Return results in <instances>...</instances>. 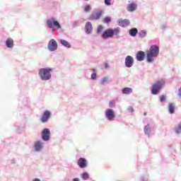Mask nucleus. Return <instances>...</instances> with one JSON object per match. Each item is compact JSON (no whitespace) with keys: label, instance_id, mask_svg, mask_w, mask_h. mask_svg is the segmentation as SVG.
<instances>
[{"label":"nucleus","instance_id":"1","mask_svg":"<svg viewBox=\"0 0 181 181\" xmlns=\"http://www.w3.org/2000/svg\"><path fill=\"white\" fill-rule=\"evenodd\" d=\"M159 54V47L158 45H151L150 49L146 51V58L148 62H153V58L158 57Z\"/></svg>","mask_w":181,"mask_h":181},{"label":"nucleus","instance_id":"2","mask_svg":"<svg viewBox=\"0 0 181 181\" xmlns=\"http://www.w3.org/2000/svg\"><path fill=\"white\" fill-rule=\"evenodd\" d=\"M119 33V28H114V30H112V28H107V30H105V31H104L103 34V37L106 39L109 37H113V35H118Z\"/></svg>","mask_w":181,"mask_h":181},{"label":"nucleus","instance_id":"3","mask_svg":"<svg viewBox=\"0 0 181 181\" xmlns=\"http://www.w3.org/2000/svg\"><path fill=\"white\" fill-rule=\"evenodd\" d=\"M51 69H46L45 68H42L40 69L39 75L42 79V81H48L51 78V74H50Z\"/></svg>","mask_w":181,"mask_h":181},{"label":"nucleus","instance_id":"4","mask_svg":"<svg viewBox=\"0 0 181 181\" xmlns=\"http://www.w3.org/2000/svg\"><path fill=\"white\" fill-rule=\"evenodd\" d=\"M165 85V81L162 80L159 82H157V83H155V85H153L152 89H151V93L153 95H158L159 90H160L161 88Z\"/></svg>","mask_w":181,"mask_h":181},{"label":"nucleus","instance_id":"5","mask_svg":"<svg viewBox=\"0 0 181 181\" xmlns=\"http://www.w3.org/2000/svg\"><path fill=\"white\" fill-rule=\"evenodd\" d=\"M47 24L49 28H53L54 25L57 28H61V24L55 18H49L47 20Z\"/></svg>","mask_w":181,"mask_h":181},{"label":"nucleus","instance_id":"6","mask_svg":"<svg viewBox=\"0 0 181 181\" xmlns=\"http://www.w3.org/2000/svg\"><path fill=\"white\" fill-rule=\"evenodd\" d=\"M102 14H103V10H101L100 8H98L91 14L90 18V20H98V18H100V17H101Z\"/></svg>","mask_w":181,"mask_h":181},{"label":"nucleus","instance_id":"7","mask_svg":"<svg viewBox=\"0 0 181 181\" xmlns=\"http://www.w3.org/2000/svg\"><path fill=\"white\" fill-rule=\"evenodd\" d=\"M57 42L55 40L52 39L49 41L48 49H49V51H55L56 49H57Z\"/></svg>","mask_w":181,"mask_h":181},{"label":"nucleus","instance_id":"8","mask_svg":"<svg viewBox=\"0 0 181 181\" xmlns=\"http://www.w3.org/2000/svg\"><path fill=\"white\" fill-rule=\"evenodd\" d=\"M42 139L44 141H49L50 136V131L48 128H45L42 131Z\"/></svg>","mask_w":181,"mask_h":181},{"label":"nucleus","instance_id":"9","mask_svg":"<svg viewBox=\"0 0 181 181\" xmlns=\"http://www.w3.org/2000/svg\"><path fill=\"white\" fill-rule=\"evenodd\" d=\"M134 64V59L130 55H128L125 59V65L127 68H131Z\"/></svg>","mask_w":181,"mask_h":181},{"label":"nucleus","instance_id":"10","mask_svg":"<svg viewBox=\"0 0 181 181\" xmlns=\"http://www.w3.org/2000/svg\"><path fill=\"white\" fill-rule=\"evenodd\" d=\"M105 114L108 119H113L115 117V114L112 108H108L107 110H106Z\"/></svg>","mask_w":181,"mask_h":181},{"label":"nucleus","instance_id":"11","mask_svg":"<svg viewBox=\"0 0 181 181\" xmlns=\"http://www.w3.org/2000/svg\"><path fill=\"white\" fill-rule=\"evenodd\" d=\"M78 165L80 168H86V166H87V160H86L84 158H80L78 160Z\"/></svg>","mask_w":181,"mask_h":181},{"label":"nucleus","instance_id":"12","mask_svg":"<svg viewBox=\"0 0 181 181\" xmlns=\"http://www.w3.org/2000/svg\"><path fill=\"white\" fill-rule=\"evenodd\" d=\"M146 54L144 52V51H139L136 54V59L137 61H144V58L145 57Z\"/></svg>","mask_w":181,"mask_h":181},{"label":"nucleus","instance_id":"13","mask_svg":"<svg viewBox=\"0 0 181 181\" xmlns=\"http://www.w3.org/2000/svg\"><path fill=\"white\" fill-rule=\"evenodd\" d=\"M50 115H51V112L49 111H45L42 117V122H46L48 118H49Z\"/></svg>","mask_w":181,"mask_h":181},{"label":"nucleus","instance_id":"14","mask_svg":"<svg viewBox=\"0 0 181 181\" xmlns=\"http://www.w3.org/2000/svg\"><path fill=\"white\" fill-rule=\"evenodd\" d=\"M129 24H130V21L128 19L119 20V25L122 27H126L127 25H129Z\"/></svg>","mask_w":181,"mask_h":181},{"label":"nucleus","instance_id":"15","mask_svg":"<svg viewBox=\"0 0 181 181\" xmlns=\"http://www.w3.org/2000/svg\"><path fill=\"white\" fill-rule=\"evenodd\" d=\"M86 31L88 34L93 31V25L90 21H88V23L86 24Z\"/></svg>","mask_w":181,"mask_h":181},{"label":"nucleus","instance_id":"16","mask_svg":"<svg viewBox=\"0 0 181 181\" xmlns=\"http://www.w3.org/2000/svg\"><path fill=\"white\" fill-rule=\"evenodd\" d=\"M6 45L8 48H12L13 47V40L12 38H7Z\"/></svg>","mask_w":181,"mask_h":181},{"label":"nucleus","instance_id":"17","mask_svg":"<svg viewBox=\"0 0 181 181\" xmlns=\"http://www.w3.org/2000/svg\"><path fill=\"white\" fill-rule=\"evenodd\" d=\"M136 7L137 6L135 3H131L128 5L127 10H129V11H134V10H136Z\"/></svg>","mask_w":181,"mask_h":181},{"label":"nucleus","instance_id":"18","mask_svg":"<svg viewBox=\"0 0 181 181\" xmlns=\"http://www.w3.org/2000/svg\"><path fill=\"white\" fill-rule=\"evenodd\" d=\"M60 42L61 44H62V45H64V47H66L67 48L71 47V44L68 42V41H66V40H60Z\"/></svg>","mask_w":181,"mask_h":181},{"label":"nucleus","instance_id":"19","mask_svg":"<svg viewBox=\"0 0 181 181\" xmlns=\"http://www.w3.org/2000/svg\"><path fill=\"white\" fill-rule=\"evenodd\" d=\"M122 93L126 95H129L130 93H132V89H131V88H124Z\"/></svg>","mask_w":181,"mask_h":181},{"label":"nucleus","instance_id":"20","mask_svg":"<svg viewBox=\"0 0 181 181\" xmlns=\"http://www.w3.org/2000/svg\"><path fill=\"white\" fill-rule=\"evenodd\" d=\"M137 33H138V29L137 28H132L129 30L130 35H132L133 37H135V35H136Z\"/></svg>","mask_w":181,"mask_h":181},{"label":"nucleus","instance_id":"21","mask_svg":"<svg viewBox=\"0 0 181 181\" xmlns=\"http://www.w3.org/2000/svg\"><path fill=\"white\" fill-rule=\"evenodd\" d=\"M42 146V145L41 142H36L35 145V151H40Z\"/></svg>","mask_w":181,"mask_h":181},{"label":"nucleus","instance_id":"22","mask_svg":"<svg viewBox=\"0 0 181 181\" xmlns=\"http://www.w3.org/2000/svg\"><path fill=\"white\" fill-rule=\"evenodd\" d=\"M169 112L173 114L175 111V105L173 103H170L168 105Z\"/></svg>","mask_w":181,"mask_h":181},{"label":"nucleus","instance_id":"23","mask_svg":"<svg viewBox=\"0 0 181 181\" xmlns=\"http://www.w3.org/2000/svg\"><path fill=\"white\" fill-rule=\"evenodd\" d=\"M147 35V32L145 30H141L140 31L139 36L143 38L144 37H146Z\"/></svg>","mask_w":181,"mask_h":181},{"label":"nucleus","instance_id":"24","mask_svg":"<svg viewBox=\"0 0 181 181\" xmlns=\"http://www.w3.org/2000/svg\"><path fill=\"white\" fill-rule=\"evenodd\" d=\"M89 177V175L88 173H87V172H85L84 173L82 174V179H83V180H88Z\"/></svg>","mask_w":181,"mask_h":181},{"label":"nucleus","instance_id":"25","mask_svg":"<svg viewBox=\"0 0 181 181\" xmlns=\"http://www.w3.org/2000/svg\"><path fill=\"white\" fill-rule=\"evenodd\" d=\"M144 132L145 134H149V132H151V128L149 125H146V127H144Z\"/></svg>","mask_w":181,"mask_h":181},{"label":"nucleus","instance_id":"26","mask_svg":"<svg viewBox=\"0 0 181 181\" xmlns=\"http://www.w3.org/2000/svg\"><path fill=\"white\" fill-rule=\"evenodd\" d=\"M84 10L85 11H89L90 10H91V6L90 4H86L84 6Z\"/></svg>","mask_w":181,"mask_h":181},{"label":"nucleus","instance_id":"27","mask_svg":"<svg viewBox=\"0 0 181 181\" xmlns=\"http://www.w3.org/2000/svg\"><path fill=\"white\" fill-rule=\"evenodd\" d=\"M104 21L105 23H110V21H111V17H105Z\"/></svg>","mask_w":181,"mask_h":181},{"label":"nucleus","instance_id":"28","mask_svg":"<svg viewBox=\"0 0 181 181\" xmlns=\"http://www.w3.org/2000/svg\"><path fill=\"white\" fill-rule=\"evenodd\" d=\"M176 132L180 134L181 132V123L179 124L178 127L176 129Z\"/></svg>","mask_w":181,"mask_h":181},{"label":"nucleus","instance_id":"29","mask_svg":"<svg viewBox=\"0 0 181 181\" xmlns=\"http://www.w3.org/2000/svg\"><path fill=\"white\" fill-rule=\"evenodd\" d=\"M108 79L107 78H103V79H102L100 83L101 85H104L105 82H107Z\"/></svg>","mask_w":181,"mask_h":181},{"label":"nucleus","instance_id":"30","mask_svg":"<svg viewBox=\"0 0 181 181\" xmlns=\"http://www.w3.org/2000/svg\"><path fill=\"white\" fill-rule=\"evenodd\" d=\"M105 4L107 6H110L111 5V0H105Z\"/></svg>","mask_w":181,"mask_h":181},{"label":"nucleus","instance_id":"31","mask_svg":"<svg viewBox=\"0 0 181 181\" xmlns=\"http://www.w3.org/2000/svg\"><path fill=\"white\" fill-rule=\"evenodd\" d=\"M103 28V25H99V26L98 27L97 32H98V33H101Z\"/></svg>","mask_w":181,"mask_h":181},{"label":"nucleus","instance_id":"32","mask_svg":"<svg viewBox=\"0 0 181 181\" xmlns=\"http://www.w3.org/2000/svg\"><path fill=\"white\" fill-rule=\"evenodd\" d=\"M115 104V100H112L111 102H110L109 105L110 107H113Z\"/></svg>","mask_w":181,"mask_h":181},{"label":"nucleus","instance_id":"33","mask_svg":"<svg viewBox=\"0 0 181 181\" xmlns=\"http://www.w3.org/2000/svg\"><path fill=\"white\" fill-rule=\"evenodd\" d=\"M95 78H96V74H92L91 78L92 79H95Z\"/></svg>","mask_w":181,"mask_h":181},{"label":"nucleus","instance_id":"34","mask_svg":"<svg viewBox=\"0 0 181 181\" xmlns=\"http://www.w3.org/2000/svg\"><path fill=\"white\" fill-rule=\"evenodd\" d=\"M165 96H160V101H165Z\"/></svg>","mask_w":181,"mask_h":181},{"label":"nucleus","instance_id":"35","mask_svg":"<svg viewBox=\"0 0 181 181\" xmlns=\"http://www.w3.org/2000/svg\"><path fill=\"white\" fill-rule=\"evenodd\" d=\"M129 110L130 111H134V107H129Z\"/></svg>","mask_w":181,"mask_h":181},{"label":"nucleus","instance_id":"36","mask_svg":"<svg viewBox=\"0 0 181 181\" xmlns=\"http://www.w3.org/2000/svg\"><path fill=\"white\" fill-rule=\"evenodd\" d=\"M179 96L181 97V88H180V89H179Z\"/></svg>","mask_w":181,"mask_h":181},{"label":"nucleus","instance_id":"37","mask_svg":"<svg viewBox=\"0 0 181 181\" xmlns=\"http://www.w3.org/2000/svg\"><path fill=\"white\" fill-rule=\"evenodd\" d=\"M73 181H80V180L79 179L76 178V179H74Z\"/></svg>","mask_w":181,"mask_h":181},{"label":"nucleus","instance_id":"38","mask_svg":"<svg viewBox=\"0 0 181 181\" xmlns=\"http://www.w3.org/2000/svg\"><path fill=\"white\" fill-rule=\"evenodd\" d=\"M105 68H108L107 64H105Z\"/></svg>","mask_w":181,"mask_h":181},{"label":"nucleus","instance_id":"39","mask_svg":"<svg viewBox=\"0 0 181 181\" xmlns=\"http://www.w3.org/2000/svg\"><path fill=\"white\" fill-rule=\"evenodd\" d=\"M33 181H40L39 179H35Z\"/></svg>","mask_w":181,"mask_h":181},{"label":"nucleus","instance_id":"40","mask_svg":"<svg viewBox=\"0 0 181 181\" xmlns=\"http://www.w3.org/2000/svg\"><path fill=\"white\" fill-rule=\"evenodd\" d=\"M147 112H144V115H146Z\"/></svg>","mask_w":181,"mask_h":181}]
</instances>
